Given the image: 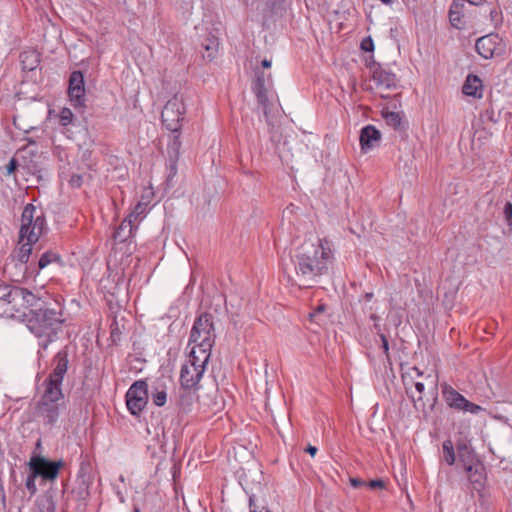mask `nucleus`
Listing matches in <instances>:
<instances>
[{
  "label": "nucleus",
  "mask_w": 512,
  "mask_h": 512,
  "mask_svg": "<svg viewBox=\"0 0 512 512\" xmlns=\"http://www.w3.org/2000/svg\"><path fill=\"white\" fill-rule=\"evenodd\" d=\"M23 322L28 330L39 340V347L47 350L58 339L65 322L59 303H46L39 297L38 304L31 307Z\"/></svg>",
  "instance_id": "f257e3e1"
},
{
  "label": "nucleus",
  "mask_w": 512,
  "mask_h": 512,
  "mask_svg": "<svg viewBox=\"0 0 512 512\" xmlns=\"http://www.w3.org/2000/svg\"><path fill=\"white\" fill-rule=\"evenodd\" d=\"M39 297L27 288L3 284L0 285V316L22 321L31 307L38 304Z\"/></svg>",
  "instance_id": "f03ea898"
},
{
  "label": "nucleus",
  "mask_w": 512,
  "mask_h": 512,
  "mask_svg": "<svg viewBox=\"0 0 512 512\" xmlns=\"http://www.w3.org/2000/svg\"><path fill=\"white\" fill-rule=\"evenodd\" d=\"M69 355L70 346L65 345L52 357L50 372L37 386L39 397L66 401L63 392V381L69 370Z\"/></svg>",
  "instance_id": "7ed1b4c3"
},
{
  "label": "nucleus",
  "mask_w": 512,
  "mask_h": 512,
  "mask_svg": "<svg viewBox=\"0 0 512 512\" xmlns=\"http://www.w3.org/2000/svg\"><path fill=\"white\" fill-rule=\"evenodd\" d=\"M45 229L46 219L43 211L31 203L27 204L21 215L19 242H37Z\"/></svg>",
  "instance_id": "20e7f679"
},
{
  "label": "nucleus",
  "mask_w": 512,
  "mask_h": 512,
  "mask_svg": "<svg viewBox=\"0 0 512 512\" xmlns=\"http://www.w3.org/2000/svg\"><path fill=\"white\" fill-rule=\"evenodd\" d=\"M215 328L213 316L209 313H203L196 318L191 329L189 345L197 344L201 347H213L215 344Z\"/></svg>",
  "instance_id": "39448f33"
},
{
  "label": "nucleus",
  "mask_w": 512,
  "mask_h": 512,
  "mask_svg": "<svg viewBox=\"0 0 512 512\" xmlns=\"http://www.w3.org/2000/svg\"><path fill=\"white\" fill-rule=\"evenodd\" d=\"M296 270L299 278V287H313L317 283V276L320 273V261L317 258V251L314 250L313 256H309L306 253L298 254Z\"/></svg>",
  "instance_id": "423d86ee"
},
{
  "label": "nucleus",
  "mask_w": 512,
  "mask_h": 512,
  "mask_svg": "<svg viewBox=\"0 0 512 512\" xmlns=\"http://www.w3.org/2000/svg\"><path fill=\"white\" fill-rule=\"evenodd\" d=\"M185 112L183 97L177 94L174 95L162 109L161 119L163 125L173 133L179 132Z\"/></svg>",
  "instance_id": "0eeeda50"
},
{
  "label": "nucleus",
  "mask_w": 512,
  "mask_h": 512,
  "mask_svg": "<svg viewBox=\"0 0 512 512\" xmlns=\"http://www.w3.org/2000/svg\"><path fill=\"white\" fill-rule=\"evenodd\" d=\"M441 393L447 406L455 411L469 412L474 415L485 411L482 406L469 401L446 382L441 384Z\"/></svg>",
  "instance_id": "6e6552de"
},
{
  "label": "nucleus",
  "mask_w": 512,
  "mask_h": 512,
  "mask_svg": "<svg viewBox=\"0 0 512 512\" xmlns=\"http://www.w3.org/2000/svg\"><path fill=\"white\" fill-rule=\"evenodd\" d=\"M63 465L62 460L51 461L40 455H33L28 462L30 472H33L34 476L40 477L42 482L55 481Z\"/></svg>",
  "instance_id": "1a4fd4ad"
},
{
  "label": "nucleus",
  "mask_w": 512,
  "mask_h": 512,
  "mask_svg": "<svg viewBox=\"0 0 512 512\" xmlns=\"http://www.w3.org/2000/svg\"><path fill=\"white\" fill-rule=\"evenodd\" d=\"M66 409V401L39 397L36 402L34 413L41 418L44 425L54 426L62 411Z\"/></svg>",
  "instance_id": "9d476101"
},
{
  "label": "nucleus",
  "mask_w": 512,
  "mask_h": 512,
  "mask_svg": "<svg viewBox=\"0 0 512 512\" xmlns=\"http://www.w3.org/2000/svg\"><path fill=\"white\" fill-rule=\"evenodd\" d=\"M126 406L132 415L138 416L144 410L149 398L148 385L144 380L135 381L126 392Z\"/></svg>",
  "instance_id": "9b49d317"
},
{
  "label": "nucleus",
  "mask_w": 512,
  "mask_h": 512,
  "mask_svg": "<svg viewBox=\"0 0 512 512\" xmlns=\"http://www.w3.org/2000/svg\"><path fill=\"white\" fill-rule=\"evenodd\" d=\"M506 45L497 33H490L477 39L475 49L484 59H491L495 56H502L505 53Z\"/></svg>",
  "instance_id": "f8f14e48"
},
{
  "label": "nucleus",
  "mask_w": 512,
  "mask_h": 512,
  "mask_svg": "<svg viewBox=\"0 0 512 512\" xmlns=\"http://www.w3.org/2000/svg\"><path fill=\"white\" fill-rule=\"evenodd\" d=\"M20 157L21 167L27 173L36 176L39 180L47 175V170L43 167L42 156L37 151L31 150L28 147H22L17 153Z\"/></svg>",
  "instance_id": "ddd939ff"
},
{
  "label": "nucleus",
  "mask_w": 512,
  "mask_h": 512,
  "mask_svg": "<svg viewBox=\"0 0 512 512\" xmlns=\"http://www.w3.org/2000/svg\"><path fill=\"white\" fill-rule=\"evenodd\" d=\"M92 483L93 477L90 473V465L82 462L77 475L76 487L73 488L72 494L83 504H86L90 497V487Z\"/></svg>",
  "instance_id": "4468645a"
},
{
  "label": "nucleus",
  "mask_w": 512,
  "mask_h": 512,
  "mask_svg": "<svg viewBox=\"0 0 512 512\" xmlns=\"http://www.w3.org/2000/svg\"><path fill=\"white\" fill-rule=\"evenodd\" d=\"M456 451V466L460 469L467 465L471 467L472 464L483 462L482 457L475 451L471 442L466 438H460L456 441Z\"/></svg>",
  "instance_id": "2eb2a0df"
},
{
  "label": "nucleus",
  "mask_w": 512,
  "mask_h": 512,
  "mask_svg": "<svg viewBox=\"0 0 512 512\" xmlns=\"http://www.w3.org/2000/svg\"><path fill=\"white\" fill-rule=\"evenodd\" d=\"M68 95L74 107H83L85 103L84 76L81 71H73L69 77Z\"/></svg>",
  "instance_id": "dca6fc26"
},
{
  "label": "nucleus",
  "mask_w": 512,
  "mask_h": 512,
  "mask_svg": "<svg viewBox=\"0 0 512 512\" xmlns=\"http://www.w3.org/2000/svg\"><path fill=\"white\" fill-rule=\"evenodd\" d=\"M403 383L406 388V393L413 402V405L416 410H421L423 413V417L427 419L428 410L426 409V403L423 400V393L425 391V385L422 382H414L413 379H410L408 383L406 381V376L402 375Z\"/></svg>",
  "instance_id": "f3484780"
},
{
  "label": "nucleus",
  "mask_w": 512,
  "mask_h": 512,
  "mask_svg": "<svg viewBox=\"0 0 512 512\" xmlns=\"http://www.w3.org/2000/svg\"><path fill=\"white\" fill-rule=\"evenodd\" d=\"M461 470L465 473L467 480L472 485L474 490L477 492L484 490L487 483V472L484 461L477 464H472L471 467L467 465L461 468Z\"/></svg>",
  "instance_id": "a211bd4d"
},
{
  "label": "nucleus",
  "mask_w": 512,
  "mask_h": 512,
  "mask_svg": "<svg viewBox=\"0 0 512 512\" xmlns=\"http://www.w3.org/2000/svg\"><path fill=\"white\" fill-rule=\"evenodd\" d=\"M204 372L188 363L183 364L180 371V383L183 389L195 388Z\"/></svg>",
  "instance_id": "6ab92c4d"
},
{
  "label": "nucleus",
  "mask_w": 512,
  "mask_h": 512,
  "mask_svg": "<svg viewBox=\"0 0 512 512\" xmlns=\"http://www.w3.org/2000/svg\"><path fill=\"white\" fill-rule=\"evenodd\" d=\"M359 140L362 151L366 152L378 145L381 140V132L371 124L366 125L360 131Z\"/></svg>",
  "instance_id": "aec40b11"
},
{
  "label": "nucleus",
  "mask_w": 512,
  "mask_h": 512,
  "mask_svg": "<svg viewBox=\"0 0 512 512\" xmlns=\"http://www.w3.org/2000/svg\"><path fill=\"white\" fill-rule=\"evenodd\" d=\"M372 79L376 82L378 86H384L387 89H392L397 87V77L396 74L391 70L383 67L382 65L379 69H376L372 74Z\"/></svg>",
  "instance_id": "412c9836"
},
{
  "label": "nucleus",
  "mask_w": 512,
  "mask_h": 512,
  "mask_svg": "<svg viewBox=\"0 0 512 512\" xmlns=\"http://www.w3.org/2000/svg\"><path fill=\"white\" fill-rule=\"evenodd\" d=\"M151 400L157 407H162L167 401V387L164 378L157 379L149 392Z\"/></svg>",
  "instance_id": "4be33fe9"
},
{
  "label": "nucleus",
  "mask_w": 512,
  "mask_h": 512,
  "mask_svg": "<svg viewBox=\"0 0 512 512\" xmlns=\"http://www.w3.org/2000/svg\"><path fill=\"white\" fill-rule=\"evenodd\" d=\"M464 3L453 0L449 9V21L452 27L462 30L465 28L466 21L463 14Z\"/></svg>",
  "instance_id": "5701e85b"
},
{
  "label": "nucleus",
  "mask_w": 512,
  "mask_h": 512,
  "mask_svg": "<svg viewBox=\"0 0 512 512\" xmlns=\"http://www.w3.org/2000/svg\"><path fill=\"white\" fill-rule=\"evenodd\" d=\"M482 90L483 85L481 79L477 75L469 74L462 87L463 93L474 98H481Z\"/></svg>",
  "instance_id": "b1692460"
},
{
  "label": "nucleus",
  "mask_w": 512,
  "mask_h": 512,
  "mask_svg": "<svg viewBox=\"0 0 512 512\" xmlns=\"http://www.w3.org/2000/svg\"><path fill=\"white\" fill-rule=\"evenodd\" d=\"M322 275L328 274L329 270H333V252L334 245L328 241L326 238L322 239Z\"/></svg>",
  "instance_id": "393cba45"
},
{
  "label": "nucleus",
  "mask_w": 512,
  "mask_h": 512,
  "mask_svg": "<svg viewBox=\"0 0 512 512\" xmlns=\"http://www.w3.org/2000/svg\"><path fill=\"white\" fill-rule=\"evenodd\" d=\"M137 229L136 224H132L131 220L125 218L119 227L115 230L113 237L118 242H125L129 237L132 236L134 230Z\"/></svg>",
  "instance_id": "a878e982"
},
{
  "label": "nucleus",
  "mask_w": 512,
  "mask_h": 512,
  "mask_svg": "<svg viewBox=\"0 0 512 512\" xmlns=\"http://www.w3.org/2000/svg\"><path fill=\"white\" fill-rule=\"evenodd\" d=\"M382 117L386 123L394 130L403 132L406 130V123L403 122L402 116L399 112L383 110Z\"/></svg>",
  "instance_id": "bb28decb"
},
{
  "label": "nucleus",
  "mask_w": 512,
  "mask_h": 512,
  "mask_svg": "<svg viewBox=\"0 0 512 512\" xmlns=\"http://www.w3.org/2000/svg\"><path fill=\"white\" fill-rule=\"evenodd\" d=\"M181 142L178 135H174L171 142L168 144L167 153L169 155L171 172L173 175L176 173V163L179 156Z\"/></svg>",
  "instance_id": "cd10ccee"
},
{
  "label": "nucleus",
  "mask_w": 512,
  "mask_h": 512,
  "mask_svg": "<svg viewBox=\"0 0 512 512\" xmlns=\"http://www.w3.org/2000/svg\"><path fill=\"white\" fill-rule=\"evenodd\" d=\"M442 453H443V460L444 462L449 465L453 466L457 463V451H456V444L452 442L451 439H446L442 443Z\"/></svg>",
  "instance_id": "c85d7f7f"
},
{
  "label": "nucleus",
  "mask_w": 512,
  "mask_h": 512,
  "mask_svg": "<svg viewBox=\"0 0 512 512\" xmlns=\"http://www.w3.org/2000/svg\"><path fill=\"white\" fill-rule=\"evenodd\" d=\"M36 242H30L26 240L25 243H22L20 247L14 252V258L21 263L26 264L30 258L32 253V245Z\"/></svg>",
  "instance_id": "c756f323"
},
{
  "label": "nucleus",
  "mask_w": 512,
  "mask_h": 512,
  "mask_svg": "<svg viewBox=\"0 0 512 512\" xmlns=\"http://www.w3.org/2000/svg\"><path fill=\"white\" fill-rule=\"evenodd\" d=\"M148 211V203L139 201L131 213L128 215L127 219L131 220L132 224L139 223L146 216Z\"/></svg>",
  "instance_id": "7c9ffc66"
},
{
  "label": "nucleus",
  "mask_w": 512,
  "mask_h": 512,
  "mask_svg": "<svg viewBox=\"0 0 512 512\" xmlns=\"http://www.w3.org/2000/svg\"><path fill=\"white\" fill-rule=\"evenodd\" d=\"M21 63L23 68L32 71L36 68L39 58L35 51H25L20 54Z\"/></svg>",
  "instance_id": "2f4dec72"
},
{
  "label": "nucleus",
  "mask_w": 512,
  "mask_h": 512,
  "mask_svg": "<svg viewBox=\"0 0 512 512\" xmlns=\"http://www.w3.org/2000/svg\"><path fill=\"white\" fill-rule=\"evenodd\" d=\"M52 263L61 264V257L58 253L48 250L41 255L38 261V270H42Z\"/></svg>",
  "instance_id": "473e14b6"
},
{
  "label": "nucleus",
  "mask_w": 512,
  "mask_h": 512,
  "mask_svg": "<svg viewBox=\"0 0 512 512\" xmlns=\"http://www.w3.org/2000/svg\"><path fill=\"white\" fill-rule=\"evenodd\" d=\"M320 313V304H317L312 312H309L308 317L305 321V326L311 332L318 333V317Z\"/></svg>",
  "instance_id": "72a5a7b5"
},
{
  "label": "nucleus",
  "mask_w": 512,
  "mask_h": 512,
  "mask_svg": "<svg viewBox=\"0 0 512 512\" xmlns=\"http://www.w3.org/2000/svg\"><path fill=\"white\" fill-rule=\"evenodd\" d=\"M202 46L204 47V50H205L203 57L207 58L209 60L214 59L217 54L218 47H219L218 40L215 38L206 39V42L203 43Z\"/></svg>",
  "instance_id": "f704fd0d"
},
{
  "label": "nucleus",
  "mask_w": 512,
  "mask_h": 512,
  "mask_svg": "<svg viewBox=\"0 0 512 512\" xmlns=\"http://www.w3.org/2000/svg\"><path fill=\"white\" fill-rule=\"evenodd\" d=\"M200 370H202L203 372H205L206 370V365L208 362H205L202 360V358L200 359L199 357H197V350H196V347H193L190 351V354H189V358H188V361L186 362Z\"/></svg>",
  "instance_id": "c9c22d12"
},
{
  "label": "nucleus",
  "mask_w": 512,
  "mask_h": 512,
  "mask_svg": "<svg viewBox=\"0 0 512 512\" xmlns=\"http://www.w3.org/2000/svg\"><path fill=\"white\" fill-rule=\"evenodd\" d=\"M480 119L483 123H497L499 120V113H496L493 108H488L480 114Z\"/></svg>",
  "instance_id": "e433bc0d"
},
{
  "label": "nucleus",
  "mask_w": 512,
  "mask_h": 512,
  "mask_svg": "<svg viewBox=\"0 0 512 512\" xmlns=\"http://www.w3.org/2000/svg\"><path fill=\"white\" fill-rule=\"evenodd\" d=\"M257 97L258 104L263 108L264 113L267 114L268 97L266 89H254Z\"/></svg>",
  "instance_id": "4c0bfd02"
},
{
  "label": "nucleus",
  "mask_w": 512,
  "mask_h": 512,
  "mask_svg": "<svg viewBox=\"0 0 512 512\" xmlns=\"http://www.w3.org/2000/svg\"><path fill=\"white\" fill-rule=\"evenodd\" d=\"M74 118L73 112L69 108H63L59 115V121L62 126H68Z\"/></svg>",
  "instance_id": "58836bf2"
},
{
  "label": "nucleus",
  "mask_w": 512,
  "mask_h": 512,
  "mask_svg": "<svg viewBox=\"0 0 512 512\" xmlns=\"http://www.w3.org/2000/svg\"><path fill=\"white\" fill-rule=\"evenodd\" d=\"M192 400V394L189 391V389H183V392H181L179 397V405L183 407L184 409L188 408L191 404Z\"/></svg>",
  "instance_id": "ea45409f"
},
{
  "label": "nucleus",
  "mask_w": 512,
  "mask_h": 512,
  "mask_svg": "<svg viewBox=\"0 0 512 512\" xmlns=\"http://www.w3.org/2000/svg\"><path fill=\"white\" fill-rule=\"evenodd\" d=\"M36 478L38 477L34 476L33 472H30L25 482L26 489L28 490L31 496L35 495L37 492V487L35 483Z\"/></svg>",
  "instance_id": "a19ab883"
},
{
  "label": "nucleus",
  "mask_w": 512,
  "mask_h": 512,
  "mask_svg": "<svg viewBox=\"0 0 512 512\" xmlns=\"http://www.w3.org/2000/svg\"><path fill=\"white\" fill-rule=\"evenodd\" d=\"M360 48L364 52L373 53L375 46H374V41L371 38V36H367L362 39Z\"/></svg>",
  "instance_id": "79ce46f5"
},
{
  "label": "nucleus",
  "mask_w": 512,
  "mask_h": 512,
  "mask_svg": "<svg viewBox=\"0 0 512 512\" xmlns=\"http://www.w3.org/2000/svg\"><path fill=\"white\" fill-rule=\"evenodd\" d=\"M193 347H196L197 357H199L200 359L202 358V360L205 362L209 361L212 347L205 348V347L197 346V344H194Z\"/></svg>",
  "instance_id": "37998d69"
},
{
  "label": "nucleus",
  "mask_w": 512,
  "mask_h": 512,
  "mask_svg": "<svg viewBox=\"0 0 512 512\" xmlns=\"http://www.w3.org/2000/svg\"><path fill=\"white\" fill-rule=\"evenodd\" d=\"M366 487H368L371 490L376 489H385L386 488V482L383 479H373L370 481H366Z\"/></svg>",
  "instance_id": "c03bdc74"
},
{
  "label": "nucleus",
  "mask_w": 512,
  "mask_h": 512,
  "mask_svg": "<svg viewBox=\"0 0 512 512\" xmlns=\"http://www.w3.org/2000/svg\"><path fill=\"white\" fill-rule=\"evenodd\" d=\"M13 124L17 129L22 130L24 133H29L36 129L34 126H28L26 124L21 123V119L19 116H14Z\"/></svg>",
  "instance_id": "a18cd8bd"
},
{
  "label": "nucleus",
  "mask_w": 512,
  "mask_h": 512,
  "mask_svg": "<svg viewBox=\"0 0 512 512\" xmlns=\"http://www.w3.org/2000/svg\"><path fill=\"white\" fill-rule=\"evenodd\" d=\"M381 65L382 64H380L374 59L373 55H369L368 57L365 58V66L370 70L371 74H373L374 71H376V69H379Z\"/></svg>",
  "instance_id": "49530a36"
},
{
  "label": "nucleus",
  "mask_w": 512,
  "mask_h": 512,
  "mask_svg": "<svg viewBox=\"0 0 512 512\" xmlns=\"http://www.w3.org/2000/svg\"><path fill=\"white\" fill-rule=\"evenodd\" d=\"M504 219L507 225L512 226V203L506 202L503 208Z\"/></svg>",
  "instance_id": "de8ad7c7"
},
{
  "label": "nucleus",
  "mask_w": 512,
  "mask_h": 512,
  "mask_svg": "<svg viewBox=\"0 0 512 512\" xmlns=\"http://www.w3.org/2000/svg\"><path fill=\"white\" fill-rule=\"evenodd\" d=\"M380 341H381L380 347L383 350V353L385 354L387 360L390 362L389 341L385 334L380 335Z\"/></svg>",
  "instance_id": "09e8293b"
},
{
  "label": "nucleus",
  "mask_w": 512,
  "mask_h": 512,
  "mask_svg": "<svg viewBox=\"0 0 512 512\" xmlns=\"http://www.w3.org/2000/svg\"><path fill=\"white\" fill-rule=\"evenodd\" d=\"M21 162L17 158H11L9 163L6 166V172L8 175L14 173L18 167H21Z\"/></svg>",
  "instance_id": "8fccbe9b"
},
{
  "label": "nucleus",
  "mask_w": 512,
  "mask_h": 512,
  "mask_svg": "<svg viewBox=\"0 0 512 512\" xmlns=\"http://www.w3.org/2000/svg\"><path fill=\"white\" fill-rule=\"evenodd\" d=\"M83 183V177L79 174H73L69 179V184L72 188H79Z\"/></svg>",
  "instance_id": "3c124183"
},
{
  "label": "nucleus",
  "mask_w": 512,
  "mask_h": 512,
  "mask_svg": "<svg viewBox=\"0 0 512 512\" xmlns=\"http://www.w3.org/2000/svg\"><path fill=\"white\" fill-rule=\"evenodd\" d=\"M431 394H432V402L429 405V411H434L435 408H436V405L438 403V388H437V385L434 386V388L432 389Z\"/></svg>",
  "instance_id": "603ef678"
},
{
  "label": "nucleus",
  "mask_w": 512,
  "mask_h": 512,
  "mask_svg": "<svg viewBox=\"0 0 512 512\" xmlns=\"http://www.w3.org/2000/svg\"><path fill=\"white\" fill-rule=\"evenodd\" d=\"M350 484L353 488L358 489L361 487H366V481L358 478V477H350Z\"/></svg>",
  "instance_id": "864d4df0"
},
{
  "label": "nucleus",
  "mask_w": 512,
  "mask_h": 512,
  "mask_svg": "<svg viewBox=\"0 0 512 512\" xmlns=\"http://www.w3.org/2000/svg\"><path fill=\"white\" fill-rule=\"evenodd\" d=\"M285 0H268V5L271 10H275L281 8L284 4Z\"/></svg>",
  "instance_id": "5fc2aeb1"
},
{
  "label": "nucleus",
  "mask_w": 512,
  "mask_h": 512,
  "mask_svg": "<svg viewBox=\"0 0 512 512\" xmlns=\"http://www.w3.org/2000/svg\"><path fill=\"white\" fill-rule=\"evenodd\" d=\"M253 89H265V79L263 74L257 76L256 83Z\"/></svg>",
  "instance_id": "6e6d98bb"
},
{
  "label": "nucleus",
  "mask_w": 512,
  "mask_h": 512,
  "mask_svg": "<svg viewBox=\"0 0 512 512\" xmlns=\"http://www.w3.org/2000/svg\"><path fill=\"white\" fill-rule=\"evenodd\" d=\"M304 451L308 454H310L312 457H315L316 454L318 453V448L316 446H313V445H308Z\"/></svg>",
  "instance_id": "4d7b16f0"
},
{
  "label": "nucleus",
  "mask_w": 512,
  "mask_h": 512,
  "mask_svg": "<svg viewBox=\"0 0 512 512\" xmlns=\"http://www.w3.org/2000/svg\"><path fill=\"white\" fill-rule=\"evenodd\" d=\"M466 1L475 6H480L485 2V0H466Z\"/></svg>",
  "instance_id": "13d9d810"
},
{
  "label": "nucleus",
  "mask_w": 512,
  "mask_h": 512,
  "mask_svg": "<svg viewBox=\"0 0 512 512\" xmlns=\"http://www.w3.org/2000/svg\"><path fill=\"white\" fill-rule=\"evenodd\" d=\"M374 330L376 331V333L378 334V336H379V337H380V335H381V334H384V333L382 332L381 325H380V324H378V323H375V324H374Z\"/></svg>",
  "instance_id": "bf43d9fd"
},
{
  "label": "nucleus",
  "mask_w": 512,
  "mask_h": 512,
  "mask_svg": "<svg viewBox=\"0 0 512 512\" xmlns=\"http://www.w3.org/2000/svg\"><path fill=\"white\" fill-rule=\"evenodd\" d=\"M261 65L263 68H270L271 67V60L264 59L261 62Z\"/></svg>",
  "instance_id": "052dcab7"
},
{
  "label": "nucleus",
  "mask_w": 512,
  "mask_h": 512,
  "mask_svg": "<svg viewBox=\"0 0 512 512\" xmlns=\"http://www.w3.org/2000/svg\"><path fill=\"white\" fill-rule=\"evenodd\" d=\"M25 140L28 142V145H35L37 143V139L34 137H26Z\"/></svg>",
  "instance_id": "680f3d73"
},
{
  "label": "nucleus",
  "mask_w": 512,
  "mask_h": 512,
  "mask_svg": "<svg viewBox=\"0 0 512 512\" xmlns=\"http://www.w3.org/2000/svg\"><path fill=\"white\" fill-rule=\"evenodd\" d=\"M363 298H364L365 301L369 302L373 298V293L372 292H366L363 295Z\"/></svg>",
  "instance_id": "e2e57ef3"
},
{
  "label": "nucleus",
  "mask_w": 512,
  "mask_h": 512,
  "mask_svg": "<svg viewBox=\"0 0 512 512\" xmlns=\"http://www.w3.org/2000/svg\"><path fill=\"white\" fill-rule=\"evenodd\" d=\"M411 370L415 372L418 377H421L423 375V372L416 366L412 367Z\"/></svg>",
  "instance_id": "0e129e2a"
},
{
  "label": "nucleus",
  "mask_w": 512,
  "mask_h": 512,
  "mask_svg": "<svg viewBox=\"0 0 512 512\" xmlns=\"http://www.w3.org/2000/svg\"><path fill=\"white\" fill-rule=\"evenodd\" d=\"M498 15H499V13H498V11H497L496 9H492V10L490 11V16H491L492 20H493L494 18H496Z\"/></svg>",
  "instance_id": "69168bd1"
},
{
  "label": "nucleus",
  "mask_w": 512,
  "mask_h": 512,
  "mask_svg": "<svg viewBox=\"0 0 512 512\" xmlns=\"http://www.w3.org/2000/svg\"><path fill=\"white\" fill-rule=\"evenodd\" d=\"M380 1L384 5H391L393 3V0H380Z\"/></svg>",
  "instance_id": "338daca9"
},
{
  "label": "nucleus",
  "mask_w": 512,
  "mask_h": 512,
  "mask_svg": "<svg viewBox=\"0 0 512 512\" xmlns=\"http://www.w3.org/2000/svg\"><path fill=\"white\" fill-rule=\"evenodd\" d=\"M370 318H371L372 320H374L375 322H376V321H378V320L380 319V317H379V316H377L376 314H371Z\"/></svg>",
  "instance_id": "774afa93"
}]
</instances>
